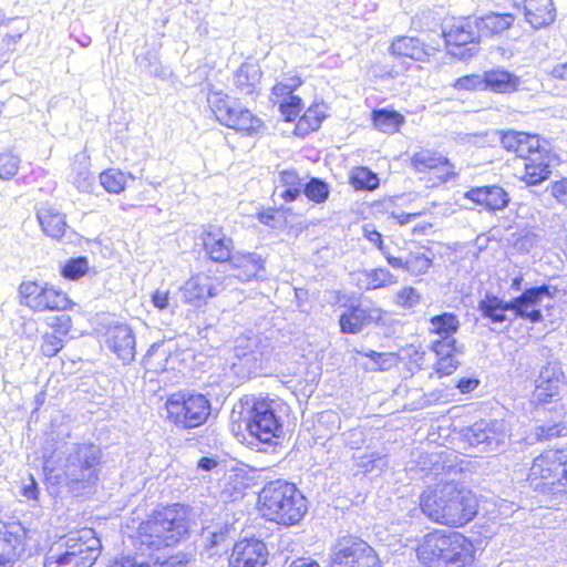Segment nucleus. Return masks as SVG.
<instances>
[{
    "label": "nucleus",
    "mask_w": 567,
    "mask_h": 567,
    "mask_svg": "<svg viewBox=\"0 0 567 567\" xmlns=\"http://www.w3.org/2000/svg\"><path fill=\"white\" fill-rule=\"evenodd\" d=\"M385 311L379 307L351 306L339 317V326L342 333L357 334L370 323L382 320Z\"/></svg>",
    "instance_id": "obj_21"
},
{
    "label": "nucleus",
    "mask_w": 567,
    "mask_h": 567,
    "mask_svg": "<svg viewBox=\"0 0 567 567\" xmlns=\"http://www.w3.org/2000/svg\"><path fill=\"white\" fill-rule=\"evenodd\" d=\"M477 310L482 317L492 324H502L508 322L507 328L516 319L513 315V306L511 300H504L496 295L486 293L478 301Z\"/></svg>",
    "instance_id": "obj_25"
},
{
    "label": "nucleus",
    "mask_w": 567,
    "mask_h": 567,
    "mask_svg": "<svg viewBox=\"0 0 567 567\" xmlns=\"http://www.w3.org/2000/svg\"><path fill=\"white\" fill-rule=\"evenodd\" d=\"M550 155L548 153H535L525 162V175L523 179L527 185H538L548 179L551 174Z\"/></svg>",
    "instance_id": "obj_30"
},
{
    "label": "nucleus",
    "mask_w": 567,
    "mask_h": 567,
    "mask_svg": "<svg viewBox=\"0 0 567 567\" xmlns=\"http://www.w3.org/2000/svg\"><path fill=\"white\" fill-rule=\"evenodd\" d=\"M25 530L21 524L0 520V567H13L24 550Z\"/></svg>",
    "instance_id": "obj_19"
},
{
    "label": "nucleus",
    "mask_w": 567,
    "mask_h": 567,
    "mask_svg": "<svg viewBox=\"0 0 567 567\" xmlns=\"http://www.w3.org/2000/svg\"><path fill=\"white\" fill-rule=\"evenodd\" d=\"M559 470L556 451L548 450L534 458L527 480L532 485H535V488H538L537 480H551V483H554V480L559 475Z\"/></svg>",
    "instance_id": "obj_29"
},
{
    "label": "nucleus",
    "mask_w": 567,
    "mask_h": 567,
    "mask_svg": "<svg viewBox=\"0 0 567 567\" xmlns=\"http://www.w3.org/2000/svg\"><path fill=\"white\" fill-rule=\"evenodd\" d=\"M258 220L271 228H277L281 223V216L278 210L267 209L258 214Z\"/></svg>",
    "instance_id": "obj_60"
},
{
    "label": "nucleus",
    "mask_w": 567,
    "mask_h": 567,
    "mask_svg": "<svg viewBox=\"0 0 567 567\" xmlns=\"http://www.w3.org/2000/svg\"><path fill=\"white\" fill-rule=\"evenodd\" d=\"M207 102L221 125L247 134L256 132L261 126L260 118L221 91L210 92Z\"/></svg>",
    "instance_id": "obj_9"
},
{
    "label": "nucleus",
    "mask_w": 567,
    "mask_h": 567,
    "mask_svg": "<svg viewBox=\"0 0 567 567\" xmlns=\"http://www.w3.org/2000/svg\"><path fill=\"white\" fill-rule=\"evenodd\" d=\"M465 441L481 453L503 449L508 439L507 425L503 420L482 419L464 430Z\"/></svg>",
    "instance_id": "obj_13"
},
{
    "label": "nucleus",
    "mask_w": 567,
    "mask_h": 567,
    "mask_svg": "<svg viewBox=\"0 0 567 567\" xmlns=\"http://www.w3.org/2000/svg\"><path fill=\"white\" fill-rule=\"evenodd\" d=\"M261 70L257 64L244 63L234 74V85L240 94L250 95L257 91Z\"/></svg>",
    "instance_id": "obj_33"
},
{
    "label": "nucleus",
    "mask_w": 567,
    "mask_h": 567,
    "mask_svg": "<svg viewBox=\"0 0 567 567\" xmlns=\"http://www.w3.org/2000/svg\"><path fill=\"white\" fill-rule=\"evenodd\" d=\"M362 233L367 240L377 246L380 252L388 260V257H393L389 248L383 244L382 235L378 231L372 224H365L362 226Z\"/></svg>",
    "instance_id": "obj_52"
},
{
    "label": "nucleus",
    "mask_w": 567,
    "mask_h": 567,
    "mask_svg": "<svg viewBox=\"0 0 567 567\" xmlns=\"http://www.w3.org/2000/svg\"><path fill=\"white\" fill-rule=\"evenodd\" d=\"M464 197L491 212L504 209L509 203L508 194L498 185L473 187Z\"/></svg>",
    "instance_id": "obj_26"
},
{
    "label": "nucleus",
    "mask_w": 567,
    "mask_h": 567,
    "mask_svg": "<svg viewBox=\"0 0 567 567\" xmlns=\"http://www.w3.org/2000/svg\"><path fill=\"white\" fill-rule=\"evenodd\" d=\"M21 303L34 311L64 310L70 300L68 296L53 287L39 285L35 281H24L19 286Z\"/></svg>",
    "instance_id": "obj_15"
},
{
    "label": "nucleus",
    "mask_w": 567,
    "mask_h": 567,
    "mask_svg": "<svg viewBox=\"0 0 567 567\" xmlns=\"http://www.w3.org/2000/svg\"><path fill=\"white\" fill-rule=\"evenodd\" d=\"M21 495L28 501H38L39 487L37 481L31 474L22 482Z\"/></svg>",
    "instance_id": "obj_59"
},
{
    "label": "nucleus",
    "mask_w": 567,
    "mask_h": 567,
    "mask_svg": "<svg viewBox=\"0 0 567 567\" xmlns=\"http://www.w3.org/2000/svg\"><path fill=\"white\" fill-rule=\"evenodd\" d=\"M63 340L54 333H45L42 337L41 352L48 358L56 355L63 348Z\"/></svg>",
    "instance_id": "obj_54"
},
{
    "label": "nucleus",
    "mask_w": 567,
    "mask_h": 567,
    "mask_svg": "<svg viewBox=\"0 0 567 567\" xmlns=\"http://www.w3.org/2000/svg\"><path fill=\"white\" fill-rule=\"evenodd\" d=\"M203 247L208 258L217 264L228 262L233 256L234 240L227 236L224 228L216 225H206L200 234Z\"/></svg>",
    "instance_id": "obj_18"
},
{
    "label": "nucleus",
    "mask_w": 567,
    "mask_h": 567,
    "mask_svg": "<svg viewBox=\"0 0 567 567\" xmlns=\"http://www.w3.org/2000/svg\"><path fill=\"white\" fill-rule=\"evenodd\" d=\"M514 153L517 156L525 158L526 161L535 153H542L538 136L526 133V140L522 138L519 141L518 146Z\"/></svg>",
    "instance_id": "obj_51"
},
{
    "label": "nucleus",
    "mask_w": 567,
    "mask_h": 567,
    "mask_svg": "<svg viewBox=\"0 0 567 567\" xmlns=\"http://www.w3.org/2000/svg\"><path fill=\"white\" fill-rule=\"evenodd\" d=\"M189 530L188 509L173 504L154 511L137 530L136 555L151 561L152 567H168L169 561L158 553L183 540Z\"/></svg>",
    "instance_id": "obj_1"
},
{
    "label": "nucleus",
    "mask_w": 567,
    "mask_h": 567,
    "mask_svg": "<svg viewBox=\"0 0 567 567\" xmlns=\"http://www.w3.org/2000/svg\"><path fill=\"white\" fill-rule=\"evenodd\" d=\"M302 109V100L297 95L286 97L279 105L280 112L285 115L286 121H293Z\"/></svg>",
    "instance_id": "obj_53"
},
{
    "label": "nucleus",
    "mask_w": 567,
    "mask_h": 567,
    "mask_svg": "<svg viewBox=\"0 0 567 567\" xmlns=\"http://www.w3.org/2000/svg\"><path fill=\"white\" fill-rule=\"evenodd\" d=\"M551 194L560 203L567 202V178L551 184Z\"/></svg>",
    "instance_id": "obj_62"
},
{
    "label": "nucleus",
    "mask_w": 567,
    "mask_h": 567,
    "mask_svg": "<svg viewBox=\"0 0 567 567\" xmlns=\"http://www.w3.org/2000/svg\"><path fill=\"white\" fill-rule=\"evenodd\" d=\"M239 414L249 434L262 444H272L282 432V424L270 402L244 396L234 405L233 415Z\"/></svg>",
    "instance_id": "obj_5"
},
{
    "label": "nucleus",
    "mask_w": 567,
    "mask_h": 567,
    "mask_svg": "<svg viewBox=\"0 0 567 567\" xmlns=\"http://www.w3.org/2000/svg\"><path fill=\"white\" fill-rule=\"evenodd\" d=\"M446 543V533L434 530L424 536L417 547V558L426 567H442V555Z\"/></svg>",
    "instance_id": "obj_27"
},
{
    "label": "nucleus",
    "mask_w": 567,
    "mask_h": 567,
    "mask_svg": "<svg viewBox=\"0 0 567 567\" xmlns=\"http://www.w3.org/2000/svg\"><path fill=\"white\" fill-rule=\"evenodd\" d=\"M305 195L312 202L323 203L330 194L329 185L320 178H311L303 184Z\"/></svg>",
    "instance_id": "obj_47"
},
{
    "label": "nucleus",
    "mask_w": 567,
    "mask_h": 567,
    "mask_svg": "<svg viewBox=\"0 0 567 567\" xmlns=\"http://www.w3.org/2000/svg\"><path fill=\"white\" fill-rule=\"evenodd\" d=\"M534 436L537 441L550 440L553 437L564 436L567 434V412L564 419L554 424H543L534 430Z\"/></svg>",
    "instance_id": "obj_46"
},
{
    "label": "nucleus",
    "mask_w": 567,
    "mask_h": 567,
    "mask_svg": "<svg viewBox=\"0 0 567 567\" xmlns=\"http://www.w3.org/2000/svg\"><path fill=\"white\" fill-rule=\"evenodd\" d=\"M478 24V17L457 18L444 24L443 37L451 55L467 60L477 52L482 38Z\"/></svg>",
    "instance_id": "obj_10"
},
{
    "label": "nucleus",
    "mask_w": 567,
    "mask_h": 567,
    "mask_svg": "<svg viewBox=\"0 0 567 567\" xmlns=\"http://www.w3.org/2000/svg\"><path fill=\"white\" fill-rule=\"evenodd\" d=\"M419 301L420 295L412 287H405L396 293V303L402 307L412 308L417 305Z\"/></svg>",
    "instance_id": "obj_58"
},
{
    "label": "nucleus",
    "mask_w": 567,
    "mask_h": 567,
    "mask_svg": "<svg viewBox=\"0 0 567 567\" xmlns=\"http://www.w3.org/2000/svg\"><path fill=\"white\" fill-rule=\"evenodd\" d=\"M101 463V450L92 443H73L66 447L63 474L71 484H82L83 487L97 481Z\"/></svg>",
    "instance_id": "obj_8"
},
{
    "label": "nucleus",
    "mask_w": 567,
    "mask_h": 567,
    "mask_svg": "<svg viewBox=\"0 0 567 567\" xmlns=\"http://www.w3.org/2000/svg\"><path fill=\"white\" fill-rule=\"evenodd\" d=\"M514 6L522 9L526 21L534 28L540 29L554 22L556 11L553 0H513Z\"/></svg>",
    "instance_id": "obj_24"
},
{
    "label": "nucleus",
    "mask_w": 567,
    "mask_h": 567,
    "mask_svg": "<svg viewBox=\"0 0 567 567\" xmlns=\"http://www.w3.org/2000/svg\"><path fill=\"white\" fill-rule=\"evenodd\" d=\"M360 274L367 290H375L396 282V277L386 268L364 269Z\"/></svg>",
    "instance_id": "obj_42"
},
{
    "label": "nucleus",
    "mask_w": 567,
    "mask_h": 567,
    "mask_svg": "<svg viewBox=\"0 0 567 567\" xmlns=\"http://www.w3.org/2000/svg\"><path fill=\"white\" fill-rule=\"evenodd\" d=\"M430 332L439 334L443 339H454L461 323L458 317L452 312H443L430 318Z\"/></svg>",
    "instance_id": "obj_39"
},
{
    "label": "nucleus",
    "mask_w": 567,
    "mask_h": 567,
    "mask_svg": "<svg viewBox=\"0 0 567 567\" xmlns=\"http://www.w3.org/2000/svg\"><path fill=\"white\" fill-rule=\"evenodd\" d=\"M105 343L124 364L131 363L136 353V340L132 328L116 322L109 327Z\"/></svg>",
    "instance_id": "obj_20"
},
{
    "label": "nucleus",
    "mask_w": 567,
    "mask_h": 567,
    "mask_svg": "<svg viewBox=\"0 0 567 567\" xmlns=\"http://www.w3.org/2000/svg\"><path fill=\"white\" fill-rule=\"evenodd\" d=\"M330 567H381L374 549L363 539L344 536L331 548Z\"/></svg>",
    "instance_id": "obj_11"
},
{
    "label": "nucleus",
    "mask_w": 567,
    "mask_h": 567,
    "mask_svg": "<svg viewBox=\"0 0 567 567\" xmlns=\"http://www.w3.org/2000/svg\"><path fill=\"white\" fill-rule=\"evenodd\" d=\"M419 505L431 520L447 526L467 524L476 516L478 507L472 491L454 481L443 480L422 492Z\"/></svg>",
    "instance_id": "obj_2"
},
{
    "label": "nucleus",
    "mask_w": 567,
    "mask_h": 567,
    "mask_svg": "<svg viewBox=\"0 0 567 567\" xmlns=\"http://www.w3.org/2000/svg\"><path fill=\"white\" fill-rule=\"evenodd\" d=\"M268 560L266 544L257 538H245L234 544L229 567H265Z\"/></svg>",
    "instance_id": "obj_17"
},
{
    "label": "nucleus",
    "mask_w": 567,
    "mask_h": 567,
    "mask_svg": "<svg viewBox=\"0 0 567 567\" xmlns=\"http://www.w3.org/2000/svg\"><path fill=\"white\" fill-rule=\"evenodd\" d=\"M557 292V287L546 284L525 288L519 296L511 299L514 318H520L530 323L542 322L544 315L540 306L544 300L554 299Z\"/></svg>",
    "instance_id": "obj_14"
},
{
    "label": "nucleus",
    "mask_w": 567,
    "mask_h": 567,
    "mask_svg": "<svg viewBox=\"0 0 567 567\" xmlns=\"http://www.w3.org/2000/svg\"><path fill=\"white\" fill-rule=\"evenodd\" d=\"M478 21L482 37H488L496 33H502L511 28L515 21V18L511 13L491 12L484 17L478 18Z\"/></svg>",
    "instance_id": "obj_38"
},
{
    "label": "nucleus",
    "mask_w": 567,
    "mask_h": 567,
    "mask_svg": "<svg viewBox=\"0 0 567 567\" xmlns=\"http://www.w3.org/2000/svg\"><path fill=\"white\" fill-rule=\"evenodd\" d=\"M20 158L12 153L0 154V178L9 181L18 173Z\"/></svg>",
    "instance_id": "obj_50"
},
{
    "label": "nucleus",
    "mask_w": 567,
    "mask_h": 567,
    "mask_svg": "<svg viewBox=\"0 0 567 567\" xmlns=\"http://www.w3.org/2000/svg\"><path fill=\"white\" fill-rule=\"evenodd\" d=\"M388 264L395 269H404L413 276L424 275L432 266V259L421 251H411L405 259L388 257Z\"/></svg>",
    "instance_id": "obj_34"
},
{
    "label": "nucleus",
    "mask_w": 567,
    "mask_h": 567,
    "mask_svg": "<svg viewBox=\"0 0 567 567\" xmlns=\"http://www.w3.org/2000/svg\"><path fill=\"white\" fill-rule=\"evenodd\" d=\"M501 143L503 147L509 152H515L518 143L522 138L526 140V133L525 132H517V131H501L498 132Z\"/></svg>",
    "instance_id": "obj_56"
},
{
    "label": "nucleus",
    "mask_w": 567,
    "mask_h": 567,
    "mask_svg": "<svg viewBox=\"0 0 567 567\" xmlns=\"http://www.w3.org/2000/svg\"><path fill=\"white\" fill-rule=\"evenodd\" d=\"M350 183L357 190H373L379 187L378 175L368 167H357L352 171Z\"/></svg>",
    "instance_id": "obj_44"
},
{
    "label": "nucleus",
    "mask_w": 567,
    "mask_h": 567,
    "mask_svg": "<svg viewBox=\"0 0 567 567\" xmlns=\"http://www.w3.org/2000/svg\"><path fill=\"white\" fill-rule=\"evenodd\" d=\"M460 362L455 355L442 357L436 359L435 372L440 377H446L452 374L458 367Z\"/></svg>",
    "instance_id": "obj_57"
},
{
    "label": "nucleus",
    "mask_w": 567,
    "mask_h": 567,
    "mask_svg": "<svg viewBox=\"0 0 567 567\" xmlns=\"http://www.w3.org/2000/svg\"><path fill=\"white\" fill-rule=\"evenodd\" d=\"M478 386V381L472 378H463L457 383L461 393H470Z\"/></svg>",
    "instance_id": "obj_64"
},
{
    "label": "nucleus",
    "mask_w": 567,
    "mask_h": 567,
    "mask_svg": "<svg viewBox=\"0 0 567 567\" xmlns=\"http://www.w3.org/2000/svg\"><path fill=\"white\" fill-rule=\"evenodd\" d=\"M165 409L167 420L183 430L203 425L212 412L210 402L204 394L182 391L167 399Z\"/></svg>",
    "instance_id": "obj_6"
},
{
    "label": "nucleus",
    "mask_w": 567,
    "mask_h": 567,
    "mask_svg": "<svg viewBox=\"0 0 567 567\" xmlns=\"http://www.w3.org/2000/svg\"><path fill=\"white\" fill-rule=\"evenodd\" d=\"M566 388V377L559 362H548L542 367L535 380L532 402L536 404L548 403L558 398Z\"/></svg>",
    "instance_id": "obj_16"
},
{
    "label": "nucleus",
    "mask_w": 567,
    "mask_h": 567,
    "mask_svg": "<svg viewBox=\"0 0 567 567\" xmlns=\"http://www.w3.org/2000/svg\"><path fill=\"white\" fill-rule=\"evenodd\" d=\"M69 181L78 190L90 193L93 189L94 177L89 169V163L86 161L74 163L69 174Z\"/></svg>",
    "instance_id": "obj_43"
},
{
    "label": "nucleus",
    "mask_w": 567,
    "mask_h": 567,
    "mask_svg": "<svg viewBox=\"0 0 567 567\" xmlns=\"http://www.w3.org/2000/svg\"><path fill=\"white\" fill-rule=\"evenodd\" d=\"M152 303L159 310H166L171 308L169 293L168 291L155 290L152 293Z\"/></svg>",
    "instance_id": "obj_61"
},
{
    "label": "nucleus",
    "mask_w": 567,
    "mask_h": 567,
    "mask_svg": "<svg viewBox=\"0 0 567 567\" xmlns=\"http://www.w3.org/2000/svg\"><path fill=\"white\" fill-rule=\"evenodd\" d=\"M372 122L374 127L385 134L399 132L404 124V116L394 110L378 109L372 112Z\"/></svg>",
    "instance_id": "obj_37"
},
{
    "label": "nucleus",
    "mask_w": 567,
    "mask_h": 567,
    "mask_svg": "<svg viewBox=\"0 0 567 567\" xmlns=\"http://www.w3.org/2000/svg\"><path fill=\"white\" fill-rule=\"evenodd\" d=\"M126 182L127 175L117 168H109L100 174V184L107 193H122Z\"/></svg>",
    "instance_id": "obj_45"
},
{
    "label": "nucleus",
    "mask_w": 567,
    "mask_h": 567,
    "mask_svg": "<svg viewBox=\"0 0 567 567\" xmlns=\"http://www.w3.org/2000/svg\"><path fill=\"white\" fill-rule=\"evenodd\" d=\"M101 554V540L92 528L70 533L63 544L51 547L43 567H91Z\"/></svg>",
    "instance_id": "obj_4"
},
{
    "label": "nucleus",
    "mask_w": 567,
    "mask_h": 567,
    "mask_svg": "<svg viewBox=\"0 0 567 567\" xmlns=\"http://www.w3.org/2000/svg\"><path fill=\"white\" fill-rule=\"evenodd\" d=\"M391 52L394 55L424 62L430 55L429 48L417 38L398 37L392 41Z\"/></svg>",
    "instance_id": "obj_32"
},
{
    "label": "nucleus",
    "mask_w": 567,
    "mask_h": 567,
    "mask_svg": "<svg viewBox=\"0 0 567 567\" xmlns=\"http://www.w3.org/2000/svg\"><path fill=\"white\" fill-rule=\"evenodd\" d=\"M520 84V78L504 68L485 71L486 91L497 94H513L519 90Z\"/></svg>",
    "instance_id": "obj_28"
},
{
    "label": "nucleus",
    "mask_w": 567,
    "mask_h": 567,
    "mask_svg": "<svg viewBox=\"0 0 567 567\" xmlns=\"http://www.w3.org/2000/svg\"><path fill=\"white\" fill-rule=\"evenodd\" d=\"M456 90L486 91L485 72L482 74H468L456 79L453 85Z\"/></svg>",
    "instance_id": "obj_49"
},
{
    "label": "nucleus",
    "mask_w": 567,
    "mask_h": 567,
    "mask_svg": "<svg viewBox=\"0 0 567 567\" xmlns=\"http://www.w3.org/2000/svg\"><path fill=\"white\" fill-rule=\"evenodd\" d=\"M413 167L419 172H425L432 168L445 167V174L450 175V169L453 168V165L450 163L449 158L442 156L436 152H432L429 150H421L413 154L411 158Z\"/></svg>",
    "instance_id": "obj_36"
},
{
    "label": "nucleus",
    "mask_w": 567,
    "mask_h": 567,
    "mask_svg": "<svg viewBox=\"0 0 567 567\" xmlns=\"http://www.w3.org/2000/svg\"><path fill=\"white\" fill-rule=\"evenodd\" d=\"M227 277L213 271H199L190 276L181 287L179 297L184 303L202 308L217 297L225 288Z\"/></svg>",
    "instance_id": "obj_12"
},
{
    "label": "nucleus",
    "mask_w": 567,
    "mask_h": 567,
    "mask_svg": "<svg viewBox=\"0 0 567 567\" xmlns=\"http://www.w3.org/2000/svg\"><path fill=\"white\" fill-rule=\"evenodd\" d=\"M43 233L54 239L61 238L66 229L65 216L52 206H42L37 214Z\"/></svg>",
    "instance_id": "obj_31"
},
{
    "label": "nucleus",
    "mask_w": 567,
    "mask_h": 567,
    "mask_svg": "<svg viewBox=\"0 0 567 567\" xmlns=\"http://www.w3.org/2000/svg\"><path fill=\"white\" fill-rule=\"evenodd\" d=\"M233 277L240 282L258 280L265 271V259L252 251H235L228 260Z\"/></svg>",
    "instance_id": "obj_23"
},
{
    "label": "nucleus",
    "mask_w": 567,
    "mask_h": 567,
    "mask_svg": "<svg viewBox=\"0 0 567 567\" xmlns=\"http://www.w3.org/2000/svg\"><path fill=\"white\" fill-rule=\"evenodd\" d=\"M260 512L268 520L284 526L297 525L308 511L307 499L293 483L268 482L259 493Z\"/></svg>",
    "instance_id": "obj_3"
},
{
    "label": "nucleus",
    "mask_w": 567,
    "mask_h": 567,
    "mask_svg": "<svg viewBox=\"0 0 567 567\" xmlns=\"http://www.w3.org/2000/svg\"><path fill=\"white\" fill-rule=\"evenodd\" d=\"M442 567H467L473 563V544L462 534L446 533Z\"/></svg>",
    "instance_id": "obj_22"
},
{
    "label": "nucleus",
    "mask_w": 567,
    "mask_h": 567,
    "mask_svg": "<svg viewBox=\"0 0 567 567\" xmlns=\"http://www.w3.org/2000/svg\"><path fill=\"white\" fill-rule=\"evenodd\" d=\"M324 118L326 106L323 104L311 105L299 118L296 131L301 135H306L309 132L318 130Z\"/></svg>",
    "instance_id": "obj_41"
},
{
    "label": "nucleus",
    "mask_w": 567,
    "mask_h": 567,
    "mask_svg": "<svg viewBox=\"0 0 567 567\" xmlns=\"http://www.w3.org/2000/svg\"><path fill=\"white\" fill-rule=\"evenodd\" d=\"M233 532L235 528L229 524L218 526L214 530L205 529L204 536L208 540L206 547L212 555H219L221 550H227Z\"/></svg>",
    "instance_id": "obj_40"
},
{
    "label": "nucleus",
    "mask_w": 567,
    "mask_h": 567,
    "mask_svg": "<svg viewBox=\"0 0 567 567\" xmlns=\"http://www.w3.org/2000/svg\"><path fill=\"white\" fill-rule=\"evenodd\" d=\"M163 346L162 344H158V343H154L147 351L146 355H145V363L147 365H153V360L156 358V357H159L161 359L163 360H166V351H164L163 349Z\"/></svg>",
    "instance_id": "obj_63"
},
{
    "label": "nucleus",
    "mask_w": 567,
    "mask_h": 567,
    "mask_svg": "<svg viewBox=\"0 0 567 567\" xmlns=\"http://www.w3.org/2000/svg\"><path fill=\"white\" fill-rule=\"evenodd\" d=\"M89 269L86 257H76L69 259L62 267L61 274L64 278L76 280L84 276Z\"/></svg>",
    "instance_id": "obj_48"
},
{
    "label": "nucleus",
    "mask_w": 567,
    "mask_h": 567,
    "mask_svg": "<svg viewBox=\"0 0 567 567\" xmlns=\"http://www.w3.org/2000/svg\"><path fill=\"white\" fill-rule=\"evenodd\" d=\"M303 182L293 169H286L279 174L275 194L286 202L296 200L302 190Z\"/></svg>",
    "instance_id": "obj_35"
},
{
    "label": "nucleus",
    "mask_w": 567,
    "mask_h": 567,
    "mask_svg": "<svg viewBox=\"0 0 567 567\" xmlns=\"http://www.w3.org/2000/svg\"><path fill=\"white\" fill-rule=\"evenodd\" d=\"M271 347L267 339L257 334L243 336L236 339L230 370L239 380L249 379L262 371L269 362Z\"/></svg>",
    "instance_id": "obj_7"
},
{
    "label": "nucleus",
    "mask_w": 567,
    "mask_h": 567,
    "mask_svg": "<svg viewBox=\"0 0 567 567\" xmlns=\"http://www.w3.org/2000/svg\"><path fill=\"white\" fill-rule=\"evenodd\" d=\"M431 349L435 353L436 359L453 355L456 351V340L440 338L432 341Z\"/></svg>",
    "instance_id": "obj_55"
}]
</instances>
